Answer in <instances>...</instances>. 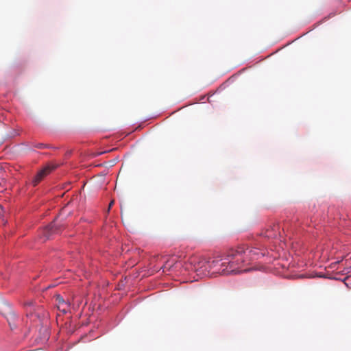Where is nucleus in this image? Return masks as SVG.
<instances>
[{"mask_svg":"<svg viewBox=\"0 0 351 351\" xmlns=\"http://www.w3.org/2000/svg\"><path fill=\"white\" fill-rule=\"evenodd\" d=\"M114 200L111 201L109 204V207H108V210L110 209V208L112 206V205L114 204Z\"/></svg>","mask_w":351,"mask_h":351,"instance_id":"nucleus-11","label":"nucleus"},{"mask_svg":"<svg viewBox=\"0 0 351 351\" xmlns=\"http://www.w3.org/2000/svg\"><path fill=\"white\" fill-rule=\"evenodd\" d=\"M194 270L199 276H206L210 271V261L201 260L194 265Z\"/></svg>","mask_w":351,"mask_h":351,"instance_id":"nucleus-5","label":"nucleus"},{"mask_svg":"<svg viewBox=\"0 0 351 351\" xmlns=\"http://www.w3.org/2000/svg\"><path fill=\"white\" fill-rule=\"evenodd\" d=\"M226 258V262L228 267L223 268V271H228L229 274H238L250 271L248 268H243L250 263L247 259L246 252L243 247H239L236 250H230Z\"/></svg>","mask_w":351,"mask_h":351,"instance_id":"nucleus-1","label":"nucleus"},{"mask_svg":"<svg viewBox=\"0 0 351 351\" xmlns=\"http://www.w3.org/2000/svg\"><path fill=\"white\" fill-rule=\"evenodd\" d=\"M261 234L265 238L276 239L280 235V227L278 223L268 224L264 230H262Z\"/></svg>","mask_w":351,"mask_h":351,"instance_id":"nucleus-3","label":"nucleus"},{"mask_svg":"<svg viewBox=\"0 0 351 351\" xmlns=\"http://www.w3.org/2000/svg\"><path fill=\"white\" fill-rule=\"evenodd\" d=\"M56 169L54 165H46L42 169H40L37 174L33 178L32 184L34 186L38 185L44 178L49 175L53 169Z\"/></svg>","mask_w":351,"mask_h":351,"instance_id":"nucleus-4","label":"nucleus"},{"mask_svg":"<svg viewBox=\"0 0 351 351\" xmlns=\"http://www.w3.org/2000/svg\"><path fill=\"white\" fill-rule=\"evenodd\" d=\"M226 258H217L210 261V269L213 273H217L222 275H230L228 271H223V268L228 267V265L225 263Z\"/></svg>","mask_w":351,"mask_h":351,"instance_id":"nucleus-2","label":"nucleus"},{"mask_svg":"<svg viewBox=\"0 0 351 351\" xmlns=\"http://www.w3.org/2000/svg\"><path fill=\"white\" fill-rule=\"evenodd\" d=\"M246 252L247 259L252 261L255 258H258L260 256H263V253H260L257 249H244Z\"/></svg>","mask_w":351,"mask_h":351,"instance_id":"nucleus-8","label":"nucleus"},{"mask_svg":"<svg viewBox=\"0 0 351 351\" xmlns=\"http://www.w3.org/2000/svg\"><path fill=\"white\" fill-rule=\"evenodd\" d=\"M56 301L58 302V308L60 311L66 313L69 310L70 303L68 302H66L63 299V298L62 296H60V295H58L56 296Z\"/></svg>","mask_w":351,"mask_h":351,"instance_id":"nucleus-6","label":"nucleus"},{"mask_svg":"<svg viewBox=\"0 0 351 351\" xmlns=\"http://www.w3.org/2000/svg\"><path fill=\"white\" fill-rule=\"evenodd\" d=\"M33 304H34V301L33 300H27V301L24 302V306H33Z\"/></svg>","mask_w":351,"mask_h":351,"instance_id":"nucleus-9","label":"nucleus"},{"mask_svg":"<svg viewBox=\"0 0 351 351\" xmlns=\"http://www.w3.org/2000/svg\"><path fill=\"white\" fill-rule=\"evenodd\" d=\"M47 147V145H44L43 143H39V144L36 145V147L39 148V149H43V148H45Z\"/></svg>","mask_w":351,"mask_h":351,"instance_id":"nucleus-10","label":"nucleus"},{"mask_svg":"<svg viewBox=\"0 0 351 351\" xmlns=\"http://www.w3.org/2000/svg\"><path fill=\"white\" fill-rule=\"evenodd\" d=\"M58 228L56 225V221H53L51 224L46 227L43 230V236L47 239H49L50 235L53 233L58 232Z\"/></svg>","mask_w":351,"mask_h":351,"instance_id":"nucleus-7","label":"nucleus"}]
</instances>
